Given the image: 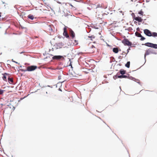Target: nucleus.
<instances>
[{"label": "nucleus", "mask_w": 157, "mask_h": 157, "mask_svg": "<svg viewBox=\"0 0 157 157\" xmlns=\"http://www.w3.org/2000/svg\"><path fill=\"white\" fill-rule=\"evenodd\" d=\"M83 54V53L82 52H79L78 53V55H81V54Z\"/></svg>", "instance_id": "f704fd0d"}, {"label": "nucleus", "mask_w": 157, "mask_h": 157, "mask_svg": "<svg viewBox=\"0 0 157 157\" xmlns=\"http://www.w3.org/2000/svg\"><path fill=\"white\" fill-rule=\"evenodd\" d=\"M90 37H92V36H90Z\"/></svg>", "instance_id": "69168bd1"}, {"label": "nucleus", "mask_w": 157, "mask_h": 157, "mask_svg": "<svg viewBox=\"0 0 157 157\" xmlns=\"http://www.w3.org/2000/svg\"><path fill=\"white\" fill-rule=\"evenodd\" d=\"M125 30H128V31H131L132 30V29L131 27H129L127 29H125Z\"/></svg>", "instance_id": "5701e85b"}, {"label": "nucleus", "mask_w": 157, "mask_h": 157, "mask_svg": "<svg viewBox=\"0 0 157 157\" xmlns=\"http://www.w3.org/2000/svg\"><path fill=\"white\" fill-rule=\"evenodd\" d=\"M64 82V81H63L62 82H62H62Z\"/></svg>", "instance_id": "052dcab7"}, {"label": "nucleus", "mask_w": 157, "mask_h": 157, "mask_svg": "<svg viewBox=\"0 0 157 157\" xmlns=\"http://www.w3.org/2000/svg\"><path fill=\"white\" fill-rule=\"evenodd\" d=\"M2 75H5L6 76V75H9V74H8L7 73H5L3 74H2Z\"/></svg>", "instance_id": "c756f323"}, {"label": "nucleus", "mask_w": 157, "mask_h": 157, "mask_svg": "<svg viewBox=\"0 0 157 157\" xmlns=\"http://www.w3.org/2000/svg\"><path fill=\"white\" fill-rule=\"evenodd\" d=\"M149 1H148V0H146V2H149Z\"/></svg>", "instance_id": "09e8293b"}, {"label": "nucleus", "mask_w": 157, "mask_h": 157, "mask_svg": "<svg viewBox=\"0 0 157 157\" xmlns=\"http://www.w3.org/2000/svg\"><path fill=\"white\" fill-rule=\"evenodd\" d=\"M134 20H136V21H137L138 22H142L143 19L139 17H133Z\"/></svg>", "instance_id": "6e6552de"}, {"label": "nucleus", "mask_w": 157, "mask_h": 157, "mask_svg": "<svg viewBox=\"0 0 157 157\" xmlns=\"http://www.w3.org/2000/svg\"><path fill=\"white\" fill-rule=\"evenodd\" d=\"M152 36H151L153 37H157V33L155 32H152L151 33Z\"/></svg>", "instance_id": "f3484780"}, {"label": "nucleus", "mask_w": 157, "mask_h": 157, "mask_svg": "<svg viewBox=\"0 0 157 157\" xmlns=\"http://www.w3.org/2000/svg\"><path fill=\"white\" fill-rule=\"evenodd\" d=\"M67 32V28L66 27H64L63 28V32Z\"/></svg>", "instance_id": "c85d7f7f"}, {"label": "nucleus", "mask_w": 157, "mask_h": 157, "mask_svg": "<svg viewBox=\"0 0 157 157\" xmlns=\"http://www.w3.org/2000/svg\"><path fill=\"white\" fill-rule=\"evenodd\" d=\"M110 58H111V59H112V61H113V60H114V61H115V59H114V57H111Z\"/></svg>", "instance_id": "473e14b6"}, {"label": "nucleus", "mask_w": 157, "mask_h": 157, "mask_svg": "<svg viewBox=\"0 0 157 157\" xmlns=\"http://www.w3.org/2000/svg\"><path fill=\"white\" fill-rule=\"evenodd\" d=\"M61 78V76L59 75L58 77V79L59 80H60Z\"/></svg>", "instance_id": "2f4dec72"}, {"label": "nucleus", "mask_w": 157, "mask_h": 157, "mask_svg": "<svg viewBox=\"0 0 157 157\" xmlns=\"http://www.w3.org/2000/svg\"><path fill=\"white\" fill-rule=\"evenodd\" d=\"M131 1H132V2H133V0H131Z\"/></svg>", "instance_id": "0e129e2a"}, {"label": "nucleus", "mask_w": 157, "mask_h": 157, "mask_svg": "<svg viewBox=\"0 0 157 157\" xmlns=\"http://www.w3.org/2000/svg\"><path fill=\"white\" fill-rule=\"evenodd\" d=\"M3 75V76L2 77L3 79L5 81H6V77L5 75Z\"/></svg>", "instance_id": "412c9836"}, {"label": "nucleus", "mask_w": 157, "mask_h": 157, "mask_svg": "<svg viewBox=\"0 0 157 157\" xmlns=\"http://www.w3.org/2000/svg\"><path fill=\"white\" fill-rule=\"evenodd\" d=\"M118 73H117L116 75L113 76V78L114 79H116L117 78H118Z\"/></svg>", "instance_id": "4be33fe9"}, {"label": "nucleus", "mask_w": 157, "mask_h": 157, "mask_svg": "<svg viewBox=\"0 0 157 157\" xmlns=\"http://www.w3.org/2000/svg\"><path fill=\"white\" fill-rule=\"evenodd\" d=\"M4 91V90H0V95L2 94Z\"/></svg>", "instance_id": "a878e982"}, {"label": "nucleus", "mask_w": 157, "mask_h": 157, "mask_svg": "<svg viewBox=\"0 0 157 157\" xmlns=\"http://www.w3.org/2000/svg\"><path fill=\"white\" fill-rule=\"evenodd\" d=\"M47 58H48V57H47L46 58V59H47Z\"/></svg>", "instance_id": "680f3d73"}, {"label": "nucleus", "mask_w": 157, "mask_h": 157, "mask_svg": "<svg viewBox=\"0 0 157 157\" xmlns=\"http://www.w3.org/2000/svg\"><path fill=\"white\" fill-rule=\"evenodd\" d=\"M51 56H53V55H52V54H51Z\"/></svg>", "instance_id": "338daca9"}, {"label": "nucleus", "mask_w": 157, "mask_h": 157, "mask_svg": "<svg viewBox=\"0 0 157 157\" xmlns=\"http://www.w3.org/2000/svg\"><path fill=\"white\" fill-rule=\"evenodd\" d=\"M95 28L96 29H98V28Z\"/></svg>", "instance_id": "bf43d9fd"}, {"label": "nucleus", "mask_w": 157, "mask_h": 157, "mask_svg": "<svg viewBox=\"0 0 157 157\" xmlns=\"http://www.w3.org/2000/svg\"><path fill=\"white\" fill-rule=\"evenodd\" d=\"M37 68V67L35 65H31L27 67V70L28 71H34Z\"/></svg>", "instance_id": "20e7f679"}, {"label": "nucleus", "mask_w": 157, "mask_h": 157, "mask_svg": "<svg viewBox=\"0 0 157 157\" xmlns=\"http://www.w3.org/2000/svg\"><path fill=\"white\" fill-rule=\"evenodd\" d=\"M2 2L3 3V4L4 3V2H3V1H2Z\"/></svg>", "instance_id": "603ef678"}, {"label": "nucleus", "mask_w": 157, "mask_h": 157, "mask_svg": "<svg viewBox=\"0 0 157 157\" xmlns=\"http://www.w3.org/2000/svg\"><path fill=\"white\" fill-rule=\"evenodd\" d=\"M144 33L147 36H152V33L151 31L148 29H145L144 30Z\"/></svg>", "instance_id": "423d86ee"}, {"label": "nucleus", "mask_w": 157, "mask_h": 157, "mask_svg": "<svg viewBox=\"0 0 157 157\" xmlns=\"http://www.w3.org/2000/svg\"><path fill=\"white\" fill-rule=\"evenodd\" d=\"M23 52H21L20 53L21 54V53H23Z\"/></svg>", "instance_id": "13d9d810"}, {"label": "nucleus", "mask_w": 157, "mask_h": 157, "mask_svg": "<svg viewBox=\"0 0 157 157\" xmlns=\"http://www.w3.org/2000/svg\"><path fill=\"white\" fill-rule=\"evenodd\" d=\"M63 45L64 44L61 42L56 43L54 45V46H55V47H56V49L61 48L63 46Z\"/></svg>", "instance_id": "0eeeda50"}, {"label": "nucleus", "mask_w": 157, "mask_h": 157, "mask_svg": "<svg viewBox=\"0 0 157 157\" xmlns=\"http://www.w3.org/2000/svg\"><path fill=\"white\" fill-rule=\"evenodd\" d=\"M124 52H122V54H123L124 53Z\"/></svg>", "instance_id": "de8ad7c7"}, {"label": "nucleus", "mask_w": 157, "mask_h": 157, "mask_svg": "<svg viewBox=\"0 0 157 157\" xmlns=\"http://www.w3.org/2000/svg\"><path fill=\"white\" fill-rule=\"evenodd\" d=\"M121 13L122 12V11H119Z\"/></svg>", "instance_id": "c03bdc74"}, {"label": "nucleus", "mask_w": 157, "mask_h": 157, "mask_svg": "<svg viewBox=\"0 0 157 157\" xmlns=\"http://www.w3.org/2000/svg\"><path fill=\"white\" fill-rule=\"evenodd\" d=\"M25 97H26V96L24 97L23 98H21V99H23V98H25Z\"/></svg>", "instance_id": "ea45409f"}, {"label": "nucleus", "mask_w": 157, "mask_h": 157, "mask_svg": "<svg viewBox=\"0 0 157 157\" xmlns=\"http://www.w3.org/2000/svg\"><path fill=\"white\" fill-rule=\"evenodd\" d=\"M138 24L139 25H140V23H139H139H138Z\"/></svg>", "instance_id": "a18cd8bd"}, {"label": "nucleus", "mask_w": 157, "mask_h": 157, "mask_svg": "<svg viewBox=\"0 0 157 157\" xmlns=\"http://www.w3.org/2000/svg\"><path fill=\"white\" fill-rule=\"evenodd\" d=\"M1 13L0 12V17H1Z\"/></svg>", "instance_id": "49530a36"}, {"label": "nucleus", "mask_w": 157, "mask_h": 157, "mask_svg": "<svg viewBox=\"0 0 157 157\" xmlns=\"http://www.w3.org/2000/svg\"><path fill=\"white\" fill-rule=\"evenodd\" d=\"M124 38L122 40V42L124 44L125 46H131L132 43L128 39L126 38L124 36Z\"/></svg>", "instance_id": "7ed1b4c3"}, {"label": "nucleus", "mask_w": 157, "mask_h": 157, "mask_svg": "<svg viewBox=\"0 0 157 157\" xmlns=\"http://www.w3.org/2000/svg\"><path fill=\"white\" fill-rule=\"evenodd\" d=\"M140 34V33H139L136 32V33H135V35L137 36L138 37H139V35Z\"/></svg>", "instance_id": "b1692460"}, {"label": "nucleus", "mask_w": 157, "mask_h": 157, "mask_svg": "<svg viewBox=\"0 0 157 157\" xmlns=\"http://www.w3.org/2000/svg\"><path fill=\"white\" fill-rule=\"evenodd\" d=\"M28 17L31 20H33L34 18L33 16L30 14L28 15Z\"/></svg>", "instance_id": "dca6fc26"}, {"label": "nucleus", "mask_w": 157, "mask_h": 157, "mask_svg": "<svg viewBox=\"0 0 157 157\" xmlns=\"http://www.w3.org/2000/svg\"><path fill=\"white\" fill-rule=\"evenodd\" d=\"M71 6H72V5H71Z\"/></svg>", "instance_id": "6e6d98bb"}, {"label": "nucleus", "mask_w": 157, "mask_h": 157, "mask_svg": "<svg viewBox=\"0 0 157 157\" xmlns=\"http://www.w3.org/2000/svg\"><path fill=\"white\" fill-rule=\"evenodd\" d=\"M130 50V48H129L127 49V54H126V55L129 52V51ZM126 56V55H125V56Z\"/></svg>", "instance_id": "cd10ccee"}, {"label": "nucleus", "mask_w": 157, "mask_h": 157, "mask_svg": "<svg viewBox=\"0 0 157 157\" xmlns=\"http://www.w3.org/2000/svg\"><path fill=\"white\" fill-rule=\"evenodd\" d=\"M114 61H112L111 60L110 61V63H111L112 62Z\"/></svg>", "instance_id": "a19ab883"}, {"label": "nucleus", "mask_w": 157, "mask_h": 157, "mask_svg": "<svg viewBox=\"0 0 157 157\" xmlns=\"http://www.w3.org/2000/svg\"><path fill=\"white\" fill-rule=\"evenodd\" d=\"M75 42H76V40H75Z\"/></svg>", "instance_id": "e2e57ef3"}, {"label": "nucleus", "mask_w": 157, "mask_h": 157, "mask_svg": "<svg viewBox=\"0 0 157 157\" xmlns=\"http://www.w3.org/2000/svg\"><path fill=\"white\" fill-rule=\"evenodd\" d=\"M12 61L13 62H14V63H19H19H18L17 62H16V61H14V60H13V59H12Z\"/></svg>", "instance_id": "7c9ffc66"}, {"label": "nucleus", "mask_w": 157, "mask_h": 157, "mask_svg": "<svg viewBox=\"0 0 157 157\" xmlns=\"http://www.w3.org/2000/svg\"><path fill=\"white\" fill-rule=\"evenodd\" d=\"M143 13H144L143 11H142V10H140L138 12V14L142 15H143Z\"/></svg>", "instance_id": "393cba45"}, {"label": "nucleus", "mask_w": 157, "mask_h": 157, "mask_svg": "<svg viewBox=\"0 0 157 157\" xmlns=\"http://www.w3.org/2000/svg\"><path fill=\"white\" fill-rule=\"evenodd\" d=\"M126 71L125 70L121 69L119 71L121 75H124L126 73Z\"/></svg>", "instance_id": "2eb2a0df"}, {"label": "nucleus", "mask_w": 157, "mask_h": 157, "mask_svg": "<svg viewBox=\"0 0 157 157\" xmlns=\"http://www.w3.org/2000/svg\"><path fill=\"white\" fill-rule=\"evenodd\" d=\"M118 59H122L121 57V56H119L118 57Z\"/></svg>", "instance_id": "72a5a7b5"}, {"label": "nucleus", "mask_w": 157, "mask_h": 157, "mask_svg": "<svg viewBox=\"0 0 157 157\" xmlns=\"http://www.w3.org/2000/svg\"><path fill=\"white\" fill-rule=\"evenodd\" d=\"M70 34L71 36L72 37V38H73L75 37V33L74 31L71 29L70 32Z\"/></svg>", "instance_id": "ddd939ff"}, {"label": "nucleus", "mask_w": 157, "mask_h": 157, "mask_svg": "<svg viewBox=\"0 0 157 157\" xmlns=\"http://www.w3.org/2000/svg\"><path fill=\"white\" fill-rule=\"evenodd\" d=\"M128 77V76L124 75H118V78H127Z\"/></svg>", "instance_id": "9b49d317"}, {"label": "nucleus", "mask_w": 157, "mask_h": 157, "mask_svg": "<svg viewBox=\"0 0 157 157\" xmlns=\"http://www.w3.org/2000/svg\"><path fill=\"white\" fill-rule=\"evenodd\" d=\"M130 61L127 62V63L125 64V66L129 68L130 67Z\"/></svg>", "instance_id": "6ab92c4d"}, {"label": "nucleus", "mask_w": 157, "mask_h": 157, "mask_svg": "<svg viewBox=\"0 0 157 157\" xmlns=\"http://www.w3.org/2000/svg\"><path fill=\"white\" fill-rule=\"evenodd\" d=\"M139 37H140L141 38L140 39V40L141 41L144 40L145 39V38L142 36V35L141 34H140V35H139Z\"/></svg>", "instance_id": "a211bd4d"}, {"label": "nucleus", "mask_w": 157, "mask_h": 157, "mask_svg": "<svg viewBox=\"0 0 157 157\" xmlns=\"http://www.w3.org/2000/svg\"><path fill=\"white\" fill-rule=\"evenodd\" d=\"M20 70L21 71H23V72H25V71H27V69H20Z\"/></svg>", "instance_id": "bb28decb"}, {"label": "nucleus", "mask_w": 157, "mask_h": 157, "mask_svg": "<svg viewBox=\"0 0 157 157\" xmlns=\"http://www.w3.org/2000/svg\"><path fill=\"white\" fill-rule=\"evenodd\" d=\"M52 59L53 60H60L63 59L64 57L62 56H55L52 57Z\"/></svg>", "instance_id": "39448f33"}, {"label": "nucleus", "mask_w": 157, "mask_h": 157, "mask_svg": "<svg viewBox=\"0 0 157 157\" xmlns=\"http://www.w3.org/2000/svg\"><path fill=\"white\" fill-rule=\"evenodd\" d=\"M46 94H48V93L47 92H46Z\"/></svg>", "instance_id": "5fc2aeb1"}, {"label": "nucleus", "mask_w": 157, "mask_h": 157, "mask_svg": "<svg viewBox=\"0 0 157 157\" xmlns=\"http://www.w3.org/2000/svg\"><path fill=\"white\" fill-rule=\"evenodd\" d=\"M134 23H137V22L136 21H135L134 22Z\"/></svg>", "instance_id": "37998d69"}, {"label": "nucleus", "mask_w": 157, "mask_h": 157, "mask_svg": "<svg viewBox=\"0 0 157 157\" xmlns=\"http://www.w3.org/2000/svg\"><path fill=\"white\" fill-rule=\"evenodd\" d=\"M70 65H71V63H70Z\"/></svg>", "instance_id": "774afa93"}, {"label": "nucleus", "mask_w": 157, "mask_h": 157, "mask_svg": "<svg viewBox=\"0 0 157 157\" xmlns=\"http://www.w3.org/2000/svg\"><path fill=\"white\" fill-rule=\"evenodd\" d=\"M47 86V87H49L51 88H52L53 87L52 86H49V85H48Z\"/></svg>", "instance_id": "c9c22d12"}, {"label": "nucleus", "mask_w": 157, "mask_h": 157, "mask_svg": "<svg viewBox=\"0 0 157 157\" xmlns=\"http://www.w3.org/2000/svg\"><path fill=\"white\" fill-rule=\"evenodd\" d=\"M98 7H100L101 8H104L105 9L107 8V7H102V6H101L99 4H98L97 5L96 8H98Z\"/></svg>", "instance_id": "aec40b11"}, {"label": "nucleus", "mask_w": 157, "mask_h": 157, "mask_svg": "<svg viewBox=\"0 0 157 157\" xmlns=\"http://www.w3.org/2000/svg\"><path fill=\"white\" fill-rule=\"evenodd\" d=\"M59 90L60 91H62L61 89H60V88L59 89Z\"/></svg>", "instance_id": "79ce46f5"}, {"label": "nucleus", "mask_w": 157, "mask_h": 157, "mask_svg": "<svg viewBox=\"0 0 157 157\" xmlns=\"http://www.w3.org/2000/svg\"><path fill=\"white\" fill-rule=\"evenodd\" d=\"M63 35L67 38H70L67 32H63Z\"/></svg>", "instance_id": "4468645a"}, {"label": "nucleus", "mask_w": 157, "mask_h": 157, "mask_svg": "<svg viewBox=\"0 0 157 157\" xmlns=\"http://www.w3.org/2000/svg\"><path fill=\"white\" fill-rule=\"evenodd\" d=\"M132 16L134 15V17H135V14H134V13H132Z\"/></svg>", "instance_id": "58836bf2"}, {"label": "nucleus", "mask_w": 157, "mask_h": 157, "mask_svg": "<svg viewBox=\"0 0 157 157\" xmlns=\"http://www.w3.org/2000/svg\"><path fill=\"white\" fill-rule=\"evenodd\" d=\"M142 45H145L148 47L153 48L155 49H157V44H153L150 42H147L144 44H142Z\"/></svg>", "instance_id": "f03ea898"}, {"label": "nucleus", "mask_w": 157, "mask_h": 157, "mask_svg": "<svg viewBox=\"0 0 157 157\" xmlns=\"http://www.w3.org/2000/svg\"><path fill=\"white\" fill-rule=\"evenodd\" d=\"M151 54H157V53L155 51V50L153 49L150 48L146 51L145 52L144 56V58L145 60V63L146 62V56L149 55Z\"/></svg>", "instance_id": "f257e3e1"}, {"label": "nucleus", "mask_w": 157, "mask_h": 157, "mask_svg": "<svg viewBox=\"0 0 157 157\" xmlns=\"http://www.w3.org/2000/svg\"><path fill=\"white\" fill-rule=\"evenodd\" d=\"M127 78H128L129 79L132 80H133L136 82L137 83H139V84H140V82H137L136 81H139V80L138 79H136L135 78L132 77V76H128V77Z\"/></svg>", "instance_id": "1a4fd4ad"}, {"label": "nucleus", "mask_w": 157, "mask_h": 157, "mask_svg": "<svg viewBox=\"0 0 157 157\" xmlns=\"http://www.w3.org/2000/svg\"><path fill=\"white\" fill-rule=\"evenodd\" d=\"M144 23V21H143V22H142V23H143H143Z\"/></svg>", "instance_id": "4d7b16f0"}, {"label": "nucleus", "mask_w": 157, "mask_h": 157, "mask_svg": "<svg viewBox=\"0 0 157 157\" xmlns=\"http://www.w3.org/2000/svg\"><path fill=\"white\" fill-rule=\"evenodd\" d=\"M19 67H22V66H20Z\"/></svg>", "instance_id": "864d4df0"}, {"label": "nucleus", "mask_w": 157, "mask_h": 157, "mask_svg": "<svg viewBox=\"0 0 157 157\" xmlns=\"http://www.w3.org/2000/svg\"><path fill=\"white\" fill-rule=\"evenodd\" d=\"M95 48V47H94V46L93 45H92L91 47V48Z\"/></svg>", "instance_id": "e433bc0d"}, {"label": "nucleus", "mask_w": 157, "mask_h": 157, "mask_svg": "<svg viewBox=\"0 0 157 157\" xmlns=\"http://www.w3.org/2000/svg\"><path fill=\"white\" fill-rule=\"evenodd\" d=\"M2 2L3 3V4L4 3V2H3V1H2Z\"/></svg>", "instance_id": "3c124183"}, {"label": "nucleus", "mask_w": 157, "mask_h": 157, "mask_svg": "<svg viewBox=\"0 0 157 157\" xmlns=\"http://www.w3.org/2000/svg\"><path fill=\"white\" fill-rule=\"evenodd\" d=\"M113 51L115 53H117L119 51L118 48V47L114 48L113 49ZM119 51H121V49H120Z\"/></svg>", "instance_id": "9d476101"}, {"label": "nucleus", "mask_w": 157, "mask_h": 157, "mask_svg": "<svg viewBox=\"0 0 157 157\" xmlns=\"http://www.w3.org/2000/svg\"><path fill=\"white\" fill-rule=\"evenodd\" d=\"M8 82L10 84H13V78H11L10 77H9L8 78Z\"/></svg>", "instance_id": "f8f14e48"}, {"label": "nucleus", "mask_w": 157, "mask_h": 157, "mask_svg": "<svg viewBox=\"0 0 157 157\" xmlns=\"http://www.w3.org/2000/svg\"><path fill=\"white\" fill-rule=\"evenodd\" d=\"M136 30L138 31H139L140 30V28H139V27H138L136 28Z\"/></svg>", "instance_id": "4c0bfd02"}, {"label": "nucleus", "mask_w": 157, "mask_h": 157, "mask_svg": "<svg viewBox=\"0 0 157 157\" xmlns=\"http://www.w3.org/2000/svg\"><path fill=\"white\" fill-rule=\"evenodd\" d=\"M107 46H110V45H109V44H107Z\"/></svg>", "instance_id": "8fccbe9b"}]
</instances>
